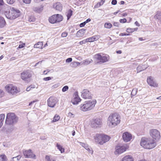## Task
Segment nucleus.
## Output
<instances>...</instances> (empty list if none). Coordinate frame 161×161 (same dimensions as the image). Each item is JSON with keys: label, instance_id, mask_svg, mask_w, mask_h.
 Wrapping results in <instances>:
<instances>
[{"label": "nucleus", "instance_id": "f257e3e1", "mask_svg": "<svg viewBox=\"0 0 161 161\" xmlns=\"http://www.w3.org/2000/svg\"><path fill=\"white\" fill-rule=\"evenodd\" d=\"M140 145L145 148L151 149L156 146V144L154 140L151 138H142Z\"/></svg>", "mask_w": 161, "mask_h": 161}, {"label": "nucleus", "instance_id": "f03ea898", "mask_svg": "<svg viewBox=\"0 0 161 161\" xmlns=\"http://www.w3.org/2000/svg\"><path fill=\"white\" fill-rule=\"evenodd\" d=\"M4 12L7 18L10 19H14L19 16L21 14L20 11L14 7L11 9L10 11L4 10Z\"/></svg>", "mask_w": 161, "mask_h": 161}, {"label": "nucleus", "instance_id": "7ed1b4c3", "mask_svg": "<svg viewBox=\"0 0 161 161\" xmlns=\"http://www.w3.org/2000/svg\"><path fill=\"white\" fill-rule=\"evenodd\" d=\"M108 120L109 123V126H115L120 123V117L117 113L111 114L109 116Z\"/></svg>", "mask_w": 161, "mask_h": 161}, {"label": "nucleus", "instance_id": "20e7f679", "mask_svg": "<svg viewBox=\"0 0 161 161\" xmlns=\"http://www.w3.org/2000/svg\"><path fill=\"white\" fill-rule=\"evenodd\" d=\"M19 120V118L14 113H9L7 114L5 123L9 125H13L17 123Z\"/></svg>", "mask_w": 161, "mask_h": 161}, {"label": "nucleus", "instance_id": "39448f33", "mask_svg": "<svg viewBox=\"0 0 161 161\" xmlns=\"http://www.w3.org/2000/svg\"><path fill=\"white\" fill-rule=\"evenodd\" d=\"M110 137L105 135L97 134L94 136L95 142L100 145H103L104 143L108 142L110 139Z\"/></svg>", "mask_w": 161, "mask_h": 161}, {"label": "nucleus", "instance_id": "423d86ee", "mask_svg": "<svg viewBox=\"0 0 161 161\" xmlns=\"http://www.w3.org/2000/svg\"><path fill=\"white\" fill-rule=\"evenodd\" d=\"M96 103V100L86 101L82 106H80V109L84 111L90 110L94 107Z\"/></svg>", "mask_w": 161, "mask_h": 161}, {"label": "nucleus", "instance_id": "0eeeda50", "mask_svg": "<svg viewBox=\"0 0 161 161\" xmlns=\"http://www.w3.org/2000/svg\"><path fill=\"white\" fill-rule=\"evenodd\" d=\"M94 58L99 61V63H103L109 61L110 57L108 55L102 56L100 53H98L95 55Z\"/></svg>", "mask_w": 161, "mask_h": 161}, {"label": "nucleus", "instance_id": "6e6552de", "mask_svg": "<svg viewBox=\"0 0 161 161\" xmlns=\"http://www.w3.org/2000/svg\"><path fill=\"white\" fill-rule=\"evenodd\" d=\"M63 19V16L59 14H56L52 15L49 18V22L52 24L60 22Z\"/></svg>", "mask_w": 161, "mask_h": 161}, {"label": "nucleus", "instance_id": "1a4fd4ad", "mask_svg": "<svg viewBox=\"0 0 161 161\" xmlns=\"http://www.w3.org/2000/svg\"><path fill=\"white\" fill-rule=\"evenodd\" d=\"M32 75L28 70L23 71L21 74V78L25 81L27 82L30 81V78L31 77Z\"/></svg>", "mask_w": 161, "mask_h": 161}, {"label": "nucleus", "instance_id": "9d476101", "mask_svg": "<svg viewBox=\"0 0 161 161\" xmlns=\"http://www.w3.org/2000/svg\"><path fill=\"white\" fill-rule=\"evenodd\" d=\"M5 88L8 92L12 94H14L18 92L17 87L12 84L7 85L5 87Z\"/></svg>", "mask_w": 161, "mask_h": 161}, {"label": "nucleus", "instance_id": "9b49d317", "mask_svg": "<svg viewBox=\"0 0 161 161\" xmlns=\"http://www.w3.org/2000/svg\"><path fill=\"white\" fill-rule=\"evenodd\" d=\"M150 134L151 136L155 140H158L160 137L159 132L156 129H152L150 131Z\"/></svg>", "mask_w": 161, "mask_h": 161}, {"label": "nucleus", "instance_id": "f8f14e48", "mask_svg": "<svg viewBox=\"0 0 161 161\" xmlns=\"http://www.w3.org/2000/svg\"><path fill=\"white\" fill-rule=\"evenodd\" d=\"M23 153L26 158H36V155L33 153L31 149L23 150Z\"/></svg>", "mask_w": 161, "mask_h": 161}, {"label": "nucleus", "instance_id": "ddd939ff", "mask_svg": "<svg viewBox=\"0 0 161 161\" xmlns=\"http://www.w3.org/2000/svg\"><path fill=\"white\" fill-rule=\"evenodd\" d=\"M57 102V99L56 97H51L47 100V105L51 108H54Z\"/></svg>", "mask_w": 161, "mask_h": 161}, {"label": "nucleus", "instance_id": "4468645a", "mask_svg": "<svg viewBox=\"0 0 161 161\" xmlns=\"http://www.w3.org/2000/svg\"><path fill=\"white\" fill-rule=\"evenodd\" d=\"M82 97L84 99L92 98L91 92L87 89H84L82 92Z\"/></svg>", "mask_w": 161, "mask_h": 161}, {"label": "nucleus", "instance_id": "2eb2a0df", "mask_svg": "<svg viewBox=\"0 0 161 161\" xmlns=\"http://www.w3.org/2000/svg\"><path fill=\"white\" fill-rule=\"evenodd\" d=\"M126 147L125 146H117L115 147V151L114 152L116 155L121 154L126 151Z\"/></svg>", "mask_w": 161, "mask_h": 161}, {"label": "nucleus", "instance_id": "dca6fc26", "mask_svg": "<svg viewBox=\"0 0 161 161\" xmlns=\"http://www.w3.org/2000/svg\"><path fill=\"white\" fill-rule=\"evenodd\" d=\"M102 120L100 119L97 118L92 123V127L94 128L100 127L101 125Z\"/></svg>", "mask_w": 161, "mask_h": 161}, {"label": "nucleus", "instance_id": "f3484780", "mask_svg": "<svg viewBox=\"0 0 161 161\" xmlns=\"http://www.w3.org/2000/svg\"><path fill=\"white\" fill-rule=\"evenodd\" d=\"M122 138L125 142H128L132 139L131 135L128 132H125L123 134Z\"/></svg>", "mask_w": 161, "mask_h": 161}, {"label": "nucleus", "instance_id": "a211bd4d", "mask_svg": "<svg viewBox=\"0 0 161 161\" xmlns=\"http://www.w3.org/2000/svg\"><path fill=\"white\" fill-rule=\"evenodd\" d=\"M80 99L79 97L77 92H75L72 102L74 104H76L80 101Z\"/></svg>", "mask_w": 161, "mask_h": 161}, {"label": "nucleus", "instance_id": "6ab92c4d", "mask_svg": "<svg viewBox=\"0 0 161 161\" xmlns=\"http://www.w3.org/2000/svg\"><path fill=\"white\" fill-rule=\"evenodd\" d=\"M53 7L59 11H61L62 9V6L59 2H57L54 4Z\"/></svg>", "mask_w": 161, "mask_h": 161}, {"label": "nucleus", "instance_id": "aec40b11", "mask_svg": "<svg viewBox=\"0 0 161 161\" xmlns=\"http://www.w3.org/2000/svg\"><path fill=\"white\" fill-rule=\"evenodd\" d=\"M151 77H150L147 80V82L148 84L151 86H157V84L155 83L152 79Z\"/></svg>", "mask_w": 161, "mask_h": 161}, {"label": "nucleus", "instance_id": "412c9836", "mask_svg": "<svg viewBox=\"0 0 161 161\" xmlns=\"http://www.w3.org/2000/svg\"><path fill=\"white\" fill-rule=\"evenodd\" d=\"M147 68V66H145L144 65H139L137 68V73H139L141 71Z\"/></svg>", "mask_w": 161, "mask_h": 161}, {"label": "nucleus", "instance_id": "4be33fe9", "mask_svg": "<svg viewBox=\"0 0 161 161\" xmlns=\"http://www.w3.org/2000/svg\"><path fill=\"white\" fill-rule=\"evenodd\" d=\"M99 38L98 36H93L92 37L86 39L87 42H93L94 41H97Z\"/></svg>", "mask_w": 161, "mask_h": 161}, {"label": "nucleus", "instance_id": "5701e85b", "mask_svg": "<svg viewBox=\"0 0 161 161\" xmlns=\"http://www.w3.org/2000/svg\"><path fill=\"white\" fill-rule=\"evenodd\" d=\"M121 161H133V160L131 156L126 155L122 158Z\"/></svg>", "mask_w": 161, "mask_h": 161}, {"label": "nucleus", "instance_id": "b1692460", "mask_svg": "<svg viewBox=\"0 0 161 161\" xmlns=\"http://www.w3.org/2000/svg\"><path fill=\"white\" fill-rule=\"evenodd\" d=\"M6 22L4 18L0 16V28H3L5 25Z\"/></svg>", "mask_w": 161, "mask_h": 161}, {"label": "nucleus", "instance_id": "393cba45", "mask_svg": "<svg viewBox=\"0 0 161 161\" xmlns=\"http://www.w3.org/2000/svg\"><path fill=\"white\" fill-rule=\"evenodd\" d=\"M84 31L83 29L78 31L76 34V36L78 37L82 36L84 35Z\"/></svg>", "mask_w": 161, "mask_h": 161}, {"label": "nucleus", "instance_id": "a878e982", "mask_svg": "<svg viewBox=\"0 0 161 161\" xmlns=\"http://www.w3.org/2000/svg\"><path fill=\"white\" fill-rule=\"evenodd\" d=\"M43 6H41L40 8L34 7L33 10L34 11L38 13L41 12L43 9Z\"/></svg>", "mask_w": 161, "mask_h": 161}, {"label": "nucleus", "instance_id": "bb28decb", "mask_svg": "<svg viewBox=\"0 0 161 161\" xmlns=\"http://www.w3.org/2000/svg\"><path fill=\"white\" fill-rule=\"evenodd\" d=\"M155 19L160 20L161 19V13L160 11H157L156 14L154 16Z\"/></svg>", "mask_w": 161, "mask_h": 161}, {"label": "nucleus", "instance_id": "cd10ccee", "mask_svg": "<svg viewBox=\"0 0 161 161\" xmlns=\"http://www.w3.org/2000/svg\"><path fill=\"white\" fill-rule=\"evenodd\" d=\"M92 62V60L91 59H86L83 61L82 64L84 65H87Z\"/></svg>", "mask_w": 161, "mask_h": 161}, {"label": "nucleus", "instance_id": "c85d7f7f", "mask_svg": "<svg viewBox=\"0 0 161 161\" xmlns=\"http://www.w3.org/2000/svg\"><path fill=\"white\" fill-rule=\"evenodd\" d=\"M43 44L42 42H38L36 44H35L34 46L35 48H41L42 47Z\"/></svg>", "mask_w": 161, "mask_h": 161}, {"label": "nucleus", "instance_id": "c756f323", "mask_svg": "<svg viewBox=\"0 0 161 161\" xmlns=\"http://www.w3.org/2000/svg\"><path fill=\"white\" fill-rule=\"evenodd\" d=\"M0 6L1 8L4 7L8 8V5L3 2V1H0Z\"/></svg>", "mask_w": 161, "mask_h": 161}, {"label": "nucleus", "instance_id": "7c9ffc66", "mask_svg": "<svg viewBox=\"0 0 161 161\" xmlns=\"http://www.w3.org/2000/svg\"><path fill=\"white\" fill-rule=\"evenodd\" d=\"M19 3L21 5L23 6L25 4L30 3L31 1H19Z\"/></svg>", "mask_w": 161, "mask_h": 161}, {"label": "nucleus", "instance_id": "2f4dec72", "mask_svg": "<svg viewBox=\"0 0 161 161\" xmlns=\"http://www.w3.org/2000/svg\"><path fill=\"white\" fill-rule=\"evenodd\" d=\"M105 1H101V2L97 3L95 6V8H98L101 6L103 5Z\"/></svg>", "mask_w": 161, "mask_h": 161}, {"label": "nucleus", "instance_id": "473e14b6", "mask_svg": "<svg viewBox=\"0 0 161 161\" xmlns=\"http://www.w3.org/2000/svg\"><path fill=\"white\" fill-rule=\"evenodd\" d=\"M57 147L59 150L61 151V153H63L64 152V149L60 145L57 143Z\"/></svg>", "mask_w": 161, "mask_h": 161}, {"label": "nucleus", "instance_id": "72a5a7b5", "mask_svg": "<svg viewBox=\"0 0 161 161\" xmlns=\"http://www.w3.org/2000/svg\"><path fill=\"white\" fill-rule=\"evenodd\" d=\"M21 158V156L19 155L14 157L12 158L10 161H19Z\"/></svg>", "mask_w": 161, "mask_h": 161}, {"label": "nucleus", "instance_id": "f704fd0d", "mask_svg": "<svg viewBox=\"0 0 161 161\" xmlns=\"http://www.w3.org/2000/svg\"><path fill=\"white\" fill-rule=\"evenodd\" d=\"M60 116L57 115H55L53 118L52 122H55L58 120L60 119Z\"/></svg>", "mask_w": 161, "mask_h": 161}, {"label": "nucleus", "instance_id": "c9c22d12", "mask_svg": "<svg viewBox=\"0 0 161 161\" xmlns=\"http://www.w3.org/2000/svg\"><path fill=\"white\" fill-rule=\"evenodd\" d=\"M72 14V11L71 10H69L68 11L67 15V19L68 20L70 18Z\"/></svg>", "mask_w": 161, "mask_h": 161}, {"label": "nucleus", "instance_id": "e433bc0d", "mask_svg": "<svg viewBox=\"0 0 161 161\" xmlns=\"http://www.w3.org/2000/svg\"><path fill=\"white\" fill-rule=\"evenodd\" d=\"M112 26V25L108 23H106L104 24V27L106 28L109 29Z\"/></svg>", "mask_w": 161, "mask_h": 161}, {"label": "nucleus", "instance_id": "4c0bfd02", "mask_svg": "<svg viewBox=\"0 0 161 161\" xmlns=\"http://www.w3.org/2000/svg\"><path fill=\"white\" fill-rule=\"evenodd\" d=\"M82 146L86 150L88 151L90 153L92 152V151L88 147L87 145L83 143Z\"/></svg>", "mask_w": 161, "mask_h": 161}, {"label": "nucleus", "instance_id": "58836bf2", "mask_svg": "<svg viewBox=\"0 0 161 161\" xmlns=\"http://www.w3.org/2000/svg\"><path fill=\"white\" fill-rule=\"evenodd\" d=\"M5 115L3 114H2L0 115V122L3 123V122L4 119Z\"/></svg>", "mask_w": 161, "mask_h": 161}, {"label": "nucleus", "instance_id": "ea45409f", "mask_svg": "<svg viewBox=\"0 0 161 161\" xmlns=\"http://www.w3.org/2000/svg\"><path fill=\"white\" fill-rule=\"evenodd\" d=\"M45 159L47 161H55L53 158H50V156L48 155H46L45 157Z\"/></svg>", "mask_w": 161, "mask_h": 161}, {"label": "nucleus", "instance_id": "a19ab883", "mask_svg": "<svg viewBox=\"0 0 161 161\" xmlns=\"http://www.w3.org/2000/svg\"><path fill=\"white\" fill-rule=\"evenodd\" d=\"M137 91V90L136 89H133L131 93V95L133 96H135L136 94Z\"/></svg>", "mask_w": 161, "mask_h": 161}, {"label": "nucleus", "instance_id": "79ce46f5", "mask_svg": "<svg viewBox=\"0 0 161 161\" xmlns=\"http://www.w3.org/2000/svg\"><path fill=\"white\" fill-rule=\"evenodd\" d=\"M0 157L1 158L2 160V161H5L6 160L7 157L5 155H0Z\"/></svg>", "mask_w": 161, "mask_h": 161}, {"label": "nucleus", "instance_id": "37998d69", "mask_svg": "<svg viewBox=\"0 0 161 161\" xmlns=\"http://www.w3.org/2000/svg\"><path fill=\"white\" fill-rule=\"evenodd\" d=\"M36 18L33 16H31L29 18L30 22H34L35 21Z\"/></svg>", "mask_w": 161, "mask_h": 161}, {"label": "nucleus", "instance_id": "c03bdc74", "mask_svg": "<svg viewBox=\"0 0 161 161\" xmlns=\"http://www.w3.org/2000/svg\"><path fill=\"white\" fill-rule=\"evenodd\" d=\"M68 116L70 118H73L75 116V115L70 112H69L68 114Z\"/></svg>", "mask_w": 161, "mask_h": 161}, {"label": "nucleus", "instance_id": "a18cd8bd", "mask_svg": "<svg viewBox=\"0 0 161 161\" xmlns=\"http://www.w3.org/2000/svg\"><path fill=\"white\" fill-rule=\"evenodd\" d=\"M69 89V87L67 86H64L62 89V91L63 92H65L67 91Z\"/></svg>", "mask_w": 161, "mask_h": 161}, {"label": "nucleus", "instance_id": "49530a36", "mask_svg": "<svg viewBox=\"0 0 161 161\" xmlns=\"http://www.w3.org/2000/svg\"><path fill=\"white\" fill-rule=\"evenodd\" d=\"M4 95V92L2 90L0 89V98L3 97Z\"/></svg>", "mask_w": 161, "mask_h": 161}, {"label": "nucleus", "instance_id": "de8ad7c7", "mask_svg": "<svg viewBox=\"0 0 161 161\" xmlns=\"http://www.w3.org/2000/svg\"><path fill=\"white\" fill-rule=\"evenodd\" d=\"M53 77H47L44 78L43 79V80L45 81H48L49 80H51L52 79H53Z\"/></svg>", "mask_w": 161, "mask_h": 161}, {"label": "nucleus", "instance_id": "09e8293b", "mask_svg": "<svg viewBox=\"0 0 161 161\" xmlns=\"http://www.w3.org/2000/svg\"><path fill=\"white\" fill-rule=\"evenodd\" d=\"M68 35V33L66 32H64L61 34V36L63 37H66Z\"/></svg>", "mask_w": 161, "mask_h": 161}, {"label": "nucleus", "instance_id": "8fccbe9b", "mask_svg": "<svg viewBox=\"0 0 161 161\" xmlns=\"http://www.w3.org/2000/svg\"><path fill=\"white\" fill-rule=\"evenodd\" d=\"M126 31L130 33L134 31L133 30V29L128 28L127 29Z\"/></svg>", "mask_w": 161, "mask_h": 161}, {"label": "nucleus", "instance_id": "3c124183", "mask_svg": "<svg viewBox=\"0 0 161 161\" xmlns=\"http://www.w3.org/2000/svg\"><path fill=\"white\" fill-rule=\"evenodd\" d=\"M126 21L127 20L126 19H120L119 20V21L121 23H125L126 22Z\"/></svg>", "mask_w": 161, "mask_h": 161}, {"label": "nucleus", "instance_id": "603ef678", "mask_svg": "<svg viewBox=\"0 0 161 161\" xmlns=\"http://www.w3.org/2000/svg\"><path fill=\"white\" fill-rule=\"evenodd\" d=\"M72 58H68L66 60V62L67 63H69L72 61Z\"/></svg>", "mask_w": 161, "mask_h": 161}, {"label": "nucleus", "instance_id": "864d4df0", "mask_svg": "<svg viewBox=\"0 0 161 161\" xmlns=\"http://www.w3.org/2000/svg\"><path fill=\"white\" fill-rule=\"evenodd\" d=\"M87 42V41L86 40H86H83L81 41H80V44H85V43H86Z\"/></svg>", "mask_w": 161, "mask_h": 161}, {"label": "nucleus", "instance_id": "5fc2aeb1", "mask_svg": "<svg viewBox=\"0 0 161 161\" xmlns=\"http://www.w3.org/2000/svg\"><path fill=\"white\" fill-rule=\"evenodd\" d=\"M7 2V3L8 4H11L14 3V1H6Z\"/></svg>", "mask_w": 161, "mask_h": 161}, {"label": "nucleus", "instance_id": "6e6d98bb", "mask_svg": "<svg viewBox=\"0 0 161 161\" xmlns=\"http://www.w3.org/2000/svg\"><path fill=\"white\" fill-rule=\"evenodd\" d=\"M119 35L121 36H129V34H125V33H121Z\"/></svg>", "mask_w": 161, "mask_h": 161}, {"label": "nucleus", "instance_id": "4d7b16f0", "mask_svg": "<svg viewBox=\"0 0 161 161\" xmlns=\"http://www.w3.org/2000/svg\"><path fill=\"white\" fill-rule=\"evenodd\" d=\"M85 23L84 22L82 23L81 24H80V27H84L85 25H86Z\"/></svg>", "mask_w": 161, "mask_h": 161}, {"label": "nucleus", "instance_id": "13d9d810", "mask_svg": "<svg viewBox=\"0 0 161 161\" xmlns=\"http://www.w3.org/2000/svg\"><path fill=\"white\" fill-rule=\"evenodd\" d=\"M25 45V43L19 45L18 48H21L24 47V45Z\"/></svg>", "mask_w": 161, "mask_h": 161}, {"label": "nucleus", "instance_id": "bf43d9fd", "mask_svg": "<svg viewBox=\"0 0 161 161\" xmlns=\"http://www.w3.org/2000/svg\"><path fill=\"white\" fill-rule=\"evenodd\" d=\"M113 25L114 26H118L119 25V23L118 22H114L113 24Z\"/></svg>", "mask_w": 161, "mask_h": 161}, {"label": "nucleus", "instance_id": "052dcab7", "mask_svg": "<svg viewBox=\"0 0 161 161\" xmlns=\"http://www.w3.org/2000/svg\"><path fill=\"white\" fill-rule=\"evenodd\" d=\"M117 3V1H112V4L114 5H116Z\"/></svg>", "mask_w": 161, "mask_h": 161}, {"label": "nucleus", "instance_id": "680f3d73", "mask_svg": "<svg viewBox=\"0 0 161 161\" xmlns=\"http://www.w3.org/2000/svg\"><path fill=\"white\" fill-rule=\"evenodd\" d=\"M91 21V19L90 18H88L87 19L86 21H85L84 22L86 24L90 22Z\"/></svg>", "mask_w": 161, "mask_h": 161}, {"label": "nucleus", "instance_id": "e2e57ef3", "mask_svg": "<svg viewBox=\"0 0 161 161\" xmlns=\"http://www.w3.org/2000/svg\"><path fill=\"white\" fill-rule=\"evenodd\" d=\"M36 102V101H32L31 102H30L29 104V106H31L33 103H35V102Z\"/></svg>", "mask_w": 161, "mask_h": 161}, {"label": "nucleus", "instance_id": "0e129e2a", "mask_svg": "<svg viewBox=\"0 0 161 161\" xmlns=\"http://www.w3.org/2000/svg\"><path fill=\"white\" fill-rule=\"evenodd\" d=\"M135 24L137 26H140V24H139L138 22L137 21L135 22Z\"/></svg>", "mask_w": 161, "mask_h": 161}, {"label": "nucleus", "instance_id": "69168bd1", "mask_svg": "<svg viewBox=\"0 0 161 161\" xmlns=\"http://www.w3.org/2000/svg\"><path fill=\"white\" fill-rule=\"evenodd\" d=\"M116 53L118 54H121L122 53V51L121 50H118L116 51Z\"/></svg>", "mask_w": 161, "mask_h": 161}, {"label": "nucleus", "instance_id": "338daca9", "mask_svg": "<svg viewBox=\"0 0 161 161\" xmlns=\"http://www.w3.org/2000/svg\"><path fill=\"white\" fill-rule=\"evenodd\" d=\"M31 90V88H30V86H29V87L27 88L26 89V91H29Z\"/></svg>", "mask_w": 161, "mask_h": 161}, {"label": "nucleus", "instance_id": "774afa93", "mask_svg": "<svg viewBox=\"0 0 161 161\" xmlns=\"http://www.w3.org/2000/svg\"><path fill=\"white\" fill-rule=\"evenodd\" d=\"M16 59V58L15 57H13L10 58V60L11 61L14 60Z\"/></svg>", "mask_w": 161, "mask_h": 161}]
</instances>
